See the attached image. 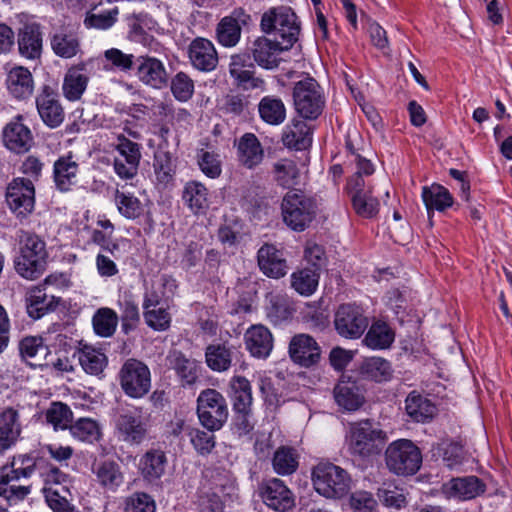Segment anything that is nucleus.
<instances>
[{
	"label": "nucleus",
	"instance_id": "ea45409f",
	"mask_svg": "<svg viewBox=\"0 0 512 512\" xmlns=\"http://www.w3.org/2000/svg\"><path fill=\"white\" fill-rule=\"evenodd\" d=\"M405 409L412 420L422 423L431 420L436 413L434 404L429 399L415 392L407 396Z\"/></svg>",
	"mask_w": 512,
	"mask_h": 512
},
{
	"label": "nucleus",
	"instance_id": "7ed1b4c3",
	"mask_svg": "<svg viewBox=\"0 0 512 512\" xmlns=\"http://www.w3.org/2000/svg\"><path fill=\"white\" fill-rule=\"evenodd\" d=\"M283 222L293 231L302 232L307 229L317 214L316 201L303 191H288L281 202Z\"/></svg>",
	"mask_w": 512,
	"mask_h": 512
},
{
	"label": "nucleus",
	"instance_id": "4c0bfd02",
	"mask_svg": "<svg viewBox=\"0 0 512 512\" xmlns=\"http://www.w3.org/2000/svg\"><path fill=\"white\" fill-rule=\"evenodd\" d=\"M182 199L194 214H203L209 207L207 188L198 181L185 184Z\"/></svg>",
	"mask_w": 512,
	"mask_h": 512
},
{
	"label": "nucleus",
	"instance_id": "f8f14e48",
	"mask_svg": "<svg viewBox=\"0 0 512 512\" xmlns=\"http://www.w3.org/2000/svg\"><path fill=\"white\" fill-rule=\"evenodd\" d=\"M36 107L38 114L45 125L49 128L59 127L65 118L58 93L49 85H44L36 96Z\"/></svg>",
	"mask_w": 512,
	"mask_h": 512
},
{
	"label": "nucleus",
	"instance_id": "e433bc0d",
	"mask_svg": "<svg viewBox=\"0 0 512 512\" xmlns=\"http://www.w3.org/2000/svg\"><path fill=\"white\" fill-rule=\"evenodd\" d=\"M282 142L288 148L305 150L312 142L310 128L304 121H292L283 132Z\"/></svg>",
	"mask_w": 512,
	"mask_h": 512
},
{
	"label": "nucleus",
	"instance_id": "dca6fc26",
	"mask_svg": "<svg viewBox=\"0 0 512 512\" xmlns=\"http://www.w3.org/2000/svg\"><path fill=\"white\" fill-rule=\"evenodd\" d=\"M120 438L129 444L138 445L147 435V425L137 410L121 413L116 420Z\"/></svg>",
	"mask_w": 512,
	"mask_h": 512
},
{
	"label": "nucleus",
	"instance_id": "4468645a",
	"mask_svg": "<svg viewBox=\"0 0 512 512\" xmlns=\"http://www.w3.org/2000/svg\"><path fill=\"white\" fill-rule=\"evenodd\" d=\"M289 355L294 363L309 368L320 361L321 348L312 336L297 334L290 340Z\"/></svg>",
	"mask_w": 512,
	"mask_h": 512
},
{
	"label": "nucleus",
	"instance_id": "c9c22d12",
	"mask_svg": "<svg viewBox=\"0 0 512 512\" xmlns=\"http://www.w3.org/2000/svg\"><path fill=\"white\" fill-rule=\"evenodd\" d=\"M421 196L429 216L433 210L441 212L453 205V197L448 189L437 183L424 186Z\"/></svg>",
	"mask_w": 512,
	"mask_h": 512
},
{
	"label": "nucleus",
	"instance_id": "b1692460",
	"mask_svg": "<svg viewBox=\"0 0 512 512\" xmlns=\"http://www.w3.org/2000/svg\"><path fill=\"white\" fill-rule=\"evenodd\" d=\"M6 147L16 153H24L30 149L33 137L30 129L22 123V116L16 117L6 125L3 132Z\"/></svg>",
	"mask_w": 512,
	"mask_h": 512
},
{
	"label": "nucleus",
	"instance_id": "774afa93",
	"mask_svg": "<svg viewBox=\"0 0 512 512\" xmlns=\"http://www.w3.org/2000/svg\"><path fill=\"white\" fill-rule=\"evenodd\" d=\"M155 502L146 493H134L126 500V512H155Z\"/></svg>",
	"mask_w": 512,
	"mask_h": 512
},
{
	"label": "nucleus",
	"instance_id": "c85d7f7f",
	"mask_svg": "<svg viewBox=\"0 0 512 512\" xmlns=\"http://www.w3.org/2000/svg\"><path fill=\"white\" fill-rule=\"evenodd\" d=\"M18 50L22 57L35 60L42 53V32L38 25H25L18 34Z\"/></svg>",
	"mask_w": 512,
	"mask_h": 512
},
{
	"label": "nucleus",
	"instance_id": "338daca9",
	"mask_svg": "<svg viewBox=\"0 0 512 512\" xmlns=\"http://www.w3.org/2000/svg\"><path fill=\"white\" fill-rule=\"evenodd\" d=\"M20 354L23 359H34L39 355H46L48 348L43 344V339L37 336L25 337L19 344Z\"/></svg>",
	"mask_w": 512,
	"mask_h": 512
},
{
	"label": "nucleus",
	"instance_id": "f257e3e1",
	"mask_svg": "<svg viewBox=\"0 0 512 512\" xmlns=\"http://www.w3.org/2000/svg\"><path fill=\"white\" fill-rule=\"evenodd\" d=\"M17 237L20 255L15 261V269L23 278L34 280L44 271L47 251L45 242L35 233L19 230Z\"/></svg>",
	"mask_w": 512,
	"mask_h": 512
},
{
	"label": "nucleus",
	"instance_id": "79ce46f5",
	"mask_svg": "<svg viewBox=\"0 0 512 512\" xmlns=\"http://www.w3.org/2000/svg\"><path fill=\"white\" fill-rule=\"evenodd\" d=\"M205 476L209 481L210 492H216L224 498L235 496V480L228 471L220 468L210 469L206 471Z\"/></svg>",
	"mask_w": 512,
	"mask_h": 512
},
{
	"label": "nucleus",
	"instance_id": "f704fd0d",
	"mask_svg": "<svg viewBox=\"0 0 512 512\" xmlns=\"http://www.w3.org/2000/svg\"><path fill=\"white\" fill-rule=\"evenodd\" d=\"M52 51L61 58L70 59L81 51L79 37L76 33L67 30H60L51 36Z\"/></svg>",
	"mask_w": 512,
	"mask_h": 512
},
{
	"label": "nucleus",
	"instance_id": "680f3d73",
	"mask_svg": "<svg viewBox=\"0 0 512 512\" xmlns=\"http://www.w3.org/2000/svg\"><path fill=\"white\" fill-rule=\"evenodd\" d=\"M171 91L177 100L188 101L194 93V82L188 74L178 72L172 78Z\"/></svg>",
	"mask_w": 512,
	"mask_h": 512
},
{
	"label": "nucleus",
	"instance_id": "aec40b11",
	"mask_svg": "<svg viewBox=\"0 0 512 512\" xmlns=\"http://www.w3.org/2000/svg\"><path fill=\"white\" fill-rule=\"evenodd\" d=\"M79 163L75 155L69 152L60 156L53 165V180L61 192H67L78 182Z\"/></svg>",
	"mask_w": 512,
	"mask_h": 512
},
{
	"label": "nucleus",
	"instance_id": "a878e982",
	"mask_svg": "<svg viewBox=\"0 0 512 512\" xmlns=\"http://www.w3.org/2000/svg\"><path fill=\"white\" fill-rule=\"evenodd\" d=\"M21 431L18 411L12 407L4 409L0 413V454L17 443Z\"/></svg>",
	"mask_w": 512,
	"mask_h": 512
},
{
	"label": "nucleus",
	"instance_id": "1a4fd4ad",
	"mask_svg": "<svg viewBox=\"0 0 512 512\" xmlns=\"http://www.w3.org/2000/svg\"><path fill=\"white\" fill-rule=\"evenodd\" d=\"M120 385L131 398H142L151 388V373L148 366L137 359H128L119 372Z\"/></svg>",
	"mask_w": 512,
	"mask_h": 512
},
{
	"label": "nucleus",
	"instance_id": "6e6552de",
	"mask_svg": "<svg viewBox=\"0 0 512 512\" xmlns=\"http://www.w3.org/2000/svg\"><path fill=\"white\" fill-rule=\"evenodd\" d=\"M293 100L297 113L309 120L319 117L324 108V96L318 82L310 77L295 83Z\"/></svg>",
	"mask_w": 512,
	"mask_h": 512
},
{
	"label": "nucleus",
	"instance_id": "13d9d810",
	"mask_svg": "<svg viewBox=\"0 0 512 512\" xmlns=\"http://www.w3.org/2000/svg\"><path fill=\"white\" fill-rule=\"evenodd\" d=\"M118 15V7H114L110 10L102 11L99 13L87 12L84 19V25L87 28L107 30L117 22Z\"/></svg>",
	"mask_w": 512,
	"mask_h": 512
},
{
	"label": "nucleus",
	"instance_id": "3c124183",
	"mask_svg": "<svg viewBox=\"0 0 512 512\" xmlns=\"http://www.w3.org/2000/svg\"><path fill=\"white\" fill-rule=\"evenodd\" d=\"M45 418L54 430H66L73 421V412L67 404L52 402L45 412Z\"/></svg>",
	"mask_w": 512,
	"mask_h": 512
},
{
	"label": "nucleus",
	"instance_id": "0e129e2a",
	"mask_svg": "<svg viewBox=\"0 0 512 512\" xmlns=\"http://www.w3.org/2000/svg\"><path fill=\"white\" fill-rule=\"evenodd\" d=\"M104 57L112 68L122 72L134 69L136 58L132 54H126L120 49L110 48L104 52Z\"/></svg>",
	"mask_w": 512,
	"mask_h": 512
},
{
	"label": "nucleus",
	"instance_id": "0eeeda50",
	"mask_svg": "<svg viewBox=\"0 0 512 512\" xmlns=\"http://www.w3.org/2000/svg\"><path fill=\"white\" fill-rule=\"evenodd\" d=\"M225 397L216 389H205L197 398V415L200 423L209 431L220 430L228 419Z\"/></svg>",
	"mask_w": 512,
	"mask_h": 512
},
{
	"label": "nucleus",
	"instance_id": "37998d69",
	"mask_svg": "<svg viewBox=\"0 0 512 512\" xmlns=\"http://www.w3.org/2000/svg\"><path fill=\"white\" fill-rule=\"evenodd\" d=\"M232 402L234 412L251 411L252 389L250 382L243 376H235L231 380Z\"/></svg>",
	"mask_w": 512,
	"mask_h": 512
},
{
	"label": "nucleus",
	"instance_id": "9d476101",
	"mask_svg": "<svg viewBox=\"0 0 512 512\" xmlns=\"http://www.w3.org/2000/svg\"><path fill=\"white\" fill-rule=\"evenodd\" d=\"M118 156L114 160V171L123 180H132L138 174L141 160L140 145L125 136L118 138Z\"/></svg>",
	"mask_w": 512,
	"mask_h": 512
},
{
	"label": "nucleus",
	"instance_id": "f3484780",
	"mask_svg": "<svg viewBox=\"0 0 512 512\" xmlns=\"http://www.w3.org/2000/svg\"><path fill=\"white\" fill-rule=\"evenodd\" d=\"M135 76L143 84L153 88H162L167 83V73L163 63L148 55L139 56L135 60Z\"/></svg>",
	"mask_w": 512,
	"mask_h": 512
},
{
	"label": "nucleus",
	"instance_id": "72a5a7b5",
	"mask_svg": "<svg viewBox=\"0 0 512 512\" xmlns=\"http://www.w3.org/2000/svg\"><path fill=\"white\" fill-rule=\"evenodd\" d=\"M264 157V151L258 138L252 133L244 134L238 142V159L246 168L258 166Z\"/></svg>",
	"mask_w": 512,
	"mask_h": 512
},
{
	"label": "nucleus",
	"instance_id": "c03bdc74",
	"mask_svg": "<svg viewBox=\"0 0 512 512\" xmlns=\"http://www.w3.org/2000/svg\"><path fill=\"white\" fill-rule=\"evenodd\" d=\"M98 483L111 491H115L123 483L120 466L114 461H103L94 469Z\"/></svg>",
	"mask_w": 512,
	"mask_h": 512
},
{
	"label": "nucleus",
	"instance_id": "423d86ee",
	"mask_svg": "<svg viewBox=\"0 0 512 512\" xmlns=\"http://www.w3.org/2000/svg\"><path fill=\"white\" fill-rule=\"evenodd\" d=\"M385 463L389 471L396 475H414L421 467L422 454L412 441L399 439L386 448Z\"/></svg>",
	"mask_w": 512,
	"mask_h": 512
},
{
	"label": "nucleus",
	"instance_id": "bb28decb",
	"mask_svg": "<svg viewBox=\"0 0 512 512\" xmlns=\"http://www.w3.org/2000/svg\"><path fill=\"white\" fill-rule=\"evenodd\" d=\"M82 369L90 375L98 376L103 373L108 364V358L101 348L89 344H79L74 352Z\"/></svg>",
	"mask_w": 512,
	"mask_h": 512
},
{
	"label": "nucleus",
	"instance_id": "39448f33",
	"mask_svg": "<svg viewBox=\"0 0 512 512\" xmlns=\"http://www.w3.org/2000/svg\"><path fill=\"white\" fill-rule=\"evenodd\" d=\"M261 30L264 33H274V38L280 40L284 47L291 48L298 40L300 24L296 14L289 7L272 8L261 18Z\"/></svg>",
	"mask_w": 512,
	"mask_h": 512
},
{
	"label": "nucleus",
	"instance_id": "a19ab883",
	"mask_svg": "<svg viewBox=\"0 0 512 512\" xmlns=\"http://www.w3.org/2000/svg\"><path fill=\"white\" fill-rule=\"evenodd\" d=\"M260 118L269 125H280L286 119L283 101L275 96H265L258 104Z\"/></svg>",
	"mask_w": 512,
	"mask_h": 512
},
{
	"label": "nucleus",
	"instance_id": "20e7f679",
	"mask_svg": "<svg viewBox=\"0 0 512 512\" xmlns=\"http://www.w3.org/2000/svg\"><path fill=\"white\" fill-rule=\"evenodd\" d=\"M311 480L315 491L327 499H341L350 489L349 473L331 462H319L312 468Z\"/></svg>",
	"mask_w": 512,
	"mask_h": 512
},
{
	"label": "nucleus",
	"instance_id": "4d7b16f0",
	"mask_svg": "<svg viewBox=\"0 0 512 512\" xmlns=\"http://www.w3.org/2000/svg\"><path fill=\"white\" fill-rule=\"evenodd\" d=\"M241 31L237 24L224 17L217 24L216 38L222 46L234 47L240 40Z\"/></svg>",
	"mask_w": 512,
	"mask_h": 512
},
{
	"label": "nucleus",
	"instance_id": "bf43d9fd",
	"mask_svg": "<svg viewBox=\"0 0 512 512\" xmlns=\"http://www.w3.org/2000/svg\"><path fill=\"white\" fill-rule=\"evenodd\" d=\"M214 431H203L199 428H188V436L195 450L201 455L211 453L215 447Z\"/></svg>",
	"mask_w": 512,
	"mask_h": 512
},
{
	"label": "nucleus",
	"instance_id": "cd10ccee",
	"mask_svg": "<svg viewBox=\"0 0 512 512\" xmlns=\"http://www.w3.org/2000/svg\"><path fill=\"white\" fill-rule=\"evenodd\" d=\"M380 211V202L373 195L370 187H361L357 180L354 183V214L363 219H375Z\"/></svg>",
	"mask_w": 512,
	"mask_h": 512
},
{
	"label": "nucleus",
	"instance_id": "052dcab7",
	"mask_svg": "<svg viewBox=\"0 0 512 512\" xmlns=\"http://www.w3.org/2000/svg\"><path fill=\"white\" fill-rule=\"evenodd\" d=\"M378 497L383 505L387 507L400 509L406 504L403 489L393 484H383V486L378 489Z\"/></svg>",
	"mask_w": 512,
	"mask_h": 512
},
{
	"label": "nucleus",
	"instance_id": "6ab92c4d",
	"mask_svg": "<svg viewBox=\"0 0 512 512\" xmlns=\"http://www.w3.org/2000/svg\"><path fill=\"white\" fill-rule=\"evenodd\" d=\"M485 484L476 476L453 478L442 486L447 498L470 500L485 492Z\"/></svg>",
	"mask_w": 512,
	"mask_h": 512
},
{
	"label": "nucleus",
	"instance_id": "69168bd1",
	"mask_svg": "<svg viewBox=\"0 0 512 512\" xmlns=\"http://www.w3.org/2000/svg\"><path fill=\"white\" fill-rule=\"evenodd\" d=\"M334 325L337 333L352 338V305L342 304L335 312Z\"/></svg>",
	"mask_w": 512,
	"mask_h": 512
},
{
	"label": "nucleus",
	"instance_id": "412c9836",
	"mask_svg": "<svg viewBox=\"0 0 512 512\" xmlns=\"http://www.w3.org/2000/svg\"><path fill=\"white\" fill-rule=\"evenodd\" d=\"M258 266L267 277L279 279L287 273V262L281 250L272 244H264L257 253Z\"/></svg>",
	"mask_w": 512,
	"mask_h": 512
},
{
	"label": "nucleus",
	"instance_id": "5fc2aeb1",
	"mask_svg": "<svg viewBox=\"0 0 512 512\" xmlns=\"http://www.w3.org/2000/svg\"><path fill=\"white\" fill-rule=\"evenodd\" d=\"M319 275L311 269H302L291 275L292 288L303 296L313 294L318 286Z\"/></svg>",
	"mask_w": 512,
	"mask_h": 512
},
{
	"label": "nucleus",
	"instance_id": "de8ad7c7",
	"mask_svg": "<svg viewBox=\"0 0 512 512\" xmlns=\"http://www.w3.org/2000/svg\"><path fill=\"white\" fill-rule=\"evenodd\" d=\"M275 181L282 187L289 188L298 184L300 170L292 159H280L273 165Z\"/></svg>",
	"mask_w": 512,
	"mask_h": 512
},
{
	"label": "nucleus",
	"instance_id": "393cba45",
	"mask_svg": "<svg viewBox=\"0 0 512 512\" xmlns=\"http://www.w3.org/2000/svg\"><path fill=\"white\" fill-rule=\"evenodd\" d=\"M167 457L160 449L147 450L140 458L138 470L143 479L149 483H157L164 475Z\"/></svg>",
	"mask_w": 512,
	"mask_h": 512
},
{
	"label": "nucleus",
	"instance_id": "49530a36",
	"mask_svg": "<svg viewBox=\"0 0 512 512\" xmlns=\"http://www.w3.org/2000/svg\"><path fill=\"white\" fill-rule=\"evenodd\" d=\"M296 450L292 447L281 446L274 452L272 467L275 473L288 476L296 472L299 461Z\"/></svg>",
	"mask_w": 512,
	"mask_h": 512
},
{
	"label": "nucleus",
	"instance_id": "603ef678",
	"mask_svg": "<svg viewBox=\"0 0 512 512\" xmlns=\"http://www.w3.org/2000/svg\"><path fill=\"white\" fill-rule=\"evenodd\" d=\"M69 431L75 439L88 443L97 441L101 435L98 422L92 418H79L71 423Z\"/></svg>",
	"mask_w": 512,
	"mask_h": 512
},
{
	"label": "nucleus",
	"instance_id": "7c9ffc66",
	"mask_svg": "<svg viewBox=\"0 0 512 512\" xmlns=\"http://www.w3.org/2000/svg\"><path fill=\"white\" fill-rule=\"evenodd\" d=\"M6 85L13 97L26 99L32 95L34 90L33 76L27 68L17 66L9 71Z\"/></svg>",
	"mask_w": 512,
	"mask_h": 512
},
{
	"label": "nucleus",
	"instance_id": "ddd939ff",
	"mask_svg": "<svg viewBox=\"0 0 512 512\" xmlns=\"http://www.w3.org/2000/svg\"><path fill=\"white\" fill-rule=\"evenodd\" d=\"M187 55L193 68L201 72H211L218 65V53L207 38L196 37L188 45Z\"/></svg>",
	"mask_w": 512,
	"mask_h": 512
},
{
	"label": "nucleus",
	"instance_id": "e2e57ef3",
	"mask_svg": "<svg viewBox=\"0 0 512 512\" xmlns=\"http://www.w3.org/2000/svg\"><path fill=\"white\" fill-rule=\"evenodd\" d=\"M68 492L67 486L45 489L47 504L54 512H73L74 508L62 493Z\"/></svg>",
	"mask_w": 512,
	"mask_h": 512
},
{
	"label": "nucleus",
	"instance_id": "09e8293b",
	"mask_svg": "<svg viewBox=\"0 0 512 512\" xmlns=\"http://www.w3.org/2000/svg\"><path fill=\"white\" fill-rule=\"evenodd\" d=\"M205 359L207 366L213 371H226L232 363L231 350L222 344H211L206 348Z\"/></svg>",
	"mask_w": 512,
	"mask_h": 512
},
{
	"label": "nucleus",
	"instance_id": "9b49d317",
	"mask_svg": "<svg viewBox=\"0 0 512 512\" xmlns=\"http://www.w3.org/2000/svg\"><path fill=\"white\" fill-rule=\"evenodd\" d=\"M34 186L31 180L14 179L7 187L6 202L18 217H25L34 208Z\"/></svg>",
	"mask_w": 512,
	"mask_h": 512
},
{
	"label": "nucleus",
	"instance_id": "2f4dec72",
	"mask_svg": "<svg viewBox=\"0 0 512 512\" xmlns=\"http://www.w3.org/2000/svg\"><path fill=\"white\" fill-rule=\"evenodd\" d=\"M358 373L363 379L381 383L392 378L393 369L388 360L372 356L366 357L360 362Z\"/></svg>",
	"mask_w": 512,
	"mask_h": 512
},
{
	"label": "nucleus",
	"instance_id": "f03ea898",
	"mask_svg": "<svg viewBox=\"0 0 512 512\" xmlns=\"http://www.w3.org/2000/svg\"><path fill=\"white\" fill-rule=\"evenodd\" d=\"M387 436L378 423L362 420L354 425V466L362 469L372 463L384 448Z\"/></svg>",
	"mask_w": 512,
	"mask_h": 512
},
{
	"label": "nucleus",
	"instance_id": "8fccbe9b",
	"mask_svg": "<svg viewBox=\"0 0 512 512\" xmlns=\"http://www.w3.org/2000/svg\"><path fill=\"white\" fill-rule=\"evenodd\" d=\"M153 168L158 183L169 184L175 174V164L169 151L159 149L154 154Z\"/></svg>",
	"mask_w": 512,
	"mask_h": 512
},
{
	"label": "nucleus",
	"instance_id": "c756f323",
	"mask_svg": "<svg viewBox=\"0 0 512 512\" xmlns=\"http://www.w3.org/2000/svg\"><path fill=\"white\" fill-rule=\"evenodd\" d=\"M59 298L48 295L41 286L33 287L29 290L26 297V310L33 319H40L49 311L55 309L59 303Z\"/></svg>",
	"mask_w": 512,
	"mask_h": 512
},
{
	"label": "nucleus",
	"instance_id": "a18cd8bd",
	"mask_svg": "<svg viewBox=\"0 0 512 512\" xmlns=\"http://www.w3.org/2000/svg\"><path fill=\"white\" fill-rule=\"evenodd\" d=\"M114 201L118 212L129 220L140 218L145 211V205L133 194L116 189Z\"/></svg>",
	"mask_w": 512,
	"mask_h": 512
},
{
	"label": "nucleus",
	"instance_id": "6e6d98bb",
	"mask_svg": "<svg viewBox=\"0 0 512 512\" xmlns=\"http://www.w3.org/2000/svg\"><path fill=\"white\" fill-rule=\"evenodd\" d=\"M29 485L19 484L17 480L9 479L8 475H0V496L10 504L24 500L30 493Z\"/></svg>",
	"mask_w": 512,
	"mask_h": 512
},
{
	"label": "nucleus",
	"instance_id": "a211bd4d",
	"mask_svg": "<svg viewBox=\"0 0 512 512\" xmlns=\"http://www.w3.org/2000/svg\"><path fill=\"white\" fill-rule=\"evenodd\" d=\"M264 503L275 511L284 512L294 506V497L291 490L278 478L270 479L261 492Z\"/></svg>",
	"mask_w": 512,
	"mask_h": 512
},
{
	"label": "nucleus",
	"instance_id": "2eb2a0df",
	"mask_svg": "<svg viewBox=\"0 0 512 512\" xmlns=\"http://www.w3.org/2000/svg\"><path fill=\"white\" fill-rule=\"evenodd\" d=\"M288 49L289 47H284L280 40L265 36L256 38L249 48L254 61L265 69L276 68L280 61L279 54Z\"/></svg>",
	"mask_w": 512,
	"mask_h": 512
},
{
	"label": "nucleus",
	"instance_id": "5701e85b",
	"mask_svg": "<svg viewBox=\"0 0 512 512\" xmlns=\"http://www.w3.org/2000/svg\"><path fill=\"white\" fill-rule=\"evenodd\" d=\"M246 349L253 357L267 358L273 349V336L264 325L251 326L244 335Z\"/></svg>",
	"mask_w": 512,
	"mask_h": 512
},
{
	"label": "nucleus",
	"instance_id": "864d4df0",
	"mask_svg": "<svg viewBox=\"0 0 512 512\" xmlns=\"http://www.w3.org/2000/svg\"><path fill=\"white\" fill-rule=\"evenodd\" d=\"M92 323L97 335L110 337L114 334L118 325V316L116 312L110 308H100L94 314Z\"/></svg>",
	"mask_w": 512,
	"mask_h": 512
},
{
	"label": "nucleus",
	"instance_id": "473e14b6",
	"mask_svg": "<svg viewBox=\"0 0 512 512\" xmlns=\"http://www.w3.org/2000/svg\"><path fill=\"white\" fill-rule=\"evenodd\" d=\"M395 341V331L384 321H374L362 343L371 350L389 349Z\"/></svg>",
	"mask_w": 512,
	"mask_h": 512
},
{
	"label": "nucleus",
	"instance_id": "4be33fe9",
	"mask_svg": "<svg viewBox=\"0 0 512 512\" xmlns=\"http://www.w3.org/2000/svg\"><path fill=\"white\" fill-rule=\"evenodd\" d=\"M88 65L87 62H81L67 70L62 90L65 98L69 101L79 100L85 92L89 81Z\"/></svg>",
	"mask_w": 512,
	"mask_h": 512
},
{
	"label": "nucleus",
	"instance_id": "58836bf2",
	"mask_svg": "<svg viewBox=\"0 0 512 512\" xmlns=\"http://www.w3.org/2000/svg\"><path fill=\"white\" fill-rule=\"evenodd\" d=\"M172 368L175 370L182 386L194 385L201 371V365L198 361L187 358L181 352L174 353Z\"/></svg>",
	"mask_w": 512,
	"mask_h": 512
}]
</instances>
